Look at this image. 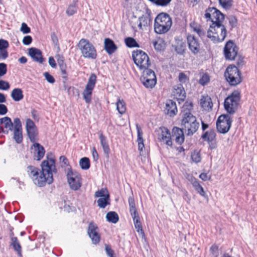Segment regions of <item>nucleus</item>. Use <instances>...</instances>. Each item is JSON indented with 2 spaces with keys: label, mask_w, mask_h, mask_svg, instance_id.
<instances>
[{
  "label": "nucleus",
  "mask_w": 257,
  "mask_h": 257,
  "mask_svg": "<svg viewBox=\"0 0 257 257\" xmlns=\"http://www.w3.org/2000/svg\"><path fill=\"white\" fill-rule=\"evenodd\" d=\"M9 46L8 41L1 39H0V50L4 48H8Z\"/></svg>",
  "instance_id": "680f3d73"
},
{
  "label": "nucleus",
  "mask_w": 257,
  "mask_h": 257,
  "mask_svg": "<svg viewBox=\"0 0 257 257\" xmlns=\"http://www.w3.org/2000/svg\"><path fill=\"white\" fill-rule=\"evenodd\" d=\"M116 108L118 112L122 114L125 113L126 111V106L125 103L122 99H118L116 103Z\"/></svg>",
  "instance_id": "ea45409f"
},
{
  "label": "nucleus",
  "mask_w": 257,
  "mask_h": 257,
  "mask_svg": "<svg viewBox=\"0 0 257 257\" xmlns=\"http://www.w3.org/2000/svg\"><path fill=\"white\" fill-rule=\"evenodd\" d=\"M221 23H213L210 25L207 37L214 43L223 41L226 37V30Z\"/></svg>",
  "instance_id": "20e7f679"
},
{
  "label": "nucleus",
  "mask_w": 257,
  "mask_h": 257,
  "mask_svg": "<svg viewBox=\"0 0 257 257\" xmlns=\"http://www.w3.org/2000/svg\"><path fill=\"white\" fill-rule=\"evenodd\" d=\"M224 76L231 85H236L241 82V74L237 67L230 65L226 69Z\"/></svg>",
  "instance_id": "0eeeda50"
},
{
  "label": "nucleus",
  "mask_w": 257,
  "mask_h": 257,
  "mask_svg": "<svg viewBox=\"0 0 257 257\" xmlns=\"http://www.w3.org/2000/svg\"><path fill=\"white\" fill-rule=\"evenodd\" d=\"M184 130L177 127H174L173 132L175 136V141L179 144L181 145L184 141Z\"/></svg>",
  "instance_id": "a878e982"
},
{
  "label": "nucleus",
  "mask_w": 257,
  "mask_h": 257,
  "mask_svg": "<svg viewBox=\"0 0 257 257\" xmlns=\"http://www.w3.org/2000/svg\"><path fill=\"white\" fill-rule=\"evenodd\" d=\"M106 218L108 221L113 223H116L119 219L118 214L114 211L108 212L106 214Z\"/></svg>",
  "instance_id": "c9c22d12"
},
{
  "label": "nucleus",
  "mask_w": 257,
  "mask_h": 257,
  "mask_svg": "<svg viewBox=\"0 0 257 257\" xmlns=\"http://www.w3.org/2000/svg\"><path fill=\"white\" fill-rule=\"evenodd\" d=\"M11 245L13 246L14 249L18 252V253L19 254V255L21 256V246L17 237H12Z\"/></svg>",
  "instance_id": "4c0bfd02"
},
{
  "label": "nucleus",
  "mask_w": 257,
  "mask_h": 257,
  "mask_svg": "<svg viewBox=\"0 0 257 257\" xmlns=\"http://www.w3.org/2000/svg\"><path fill=\"white\" fill-rule=\"evenodd\" d=\"M187 44L189 49L194 55L198 54L201 49V44L198 39L192 35L187 37Z\"/></svg>",
  "instance_id": "4468645a"
},
{
  "label": "nucleus",
  "mask_w": 257,
  "mask_h": 257,
  "mask_svg": "<svg viewBox=\"0 0 257 257\" xmlns=\"http://www.w3.org/2000/svg\"><path fill=\"white\" fill-rule=\"evenodd\" d=\"M192 185L198 193L202 196H205V192L202 186L200 185L198 180L195 182L194 184H193Z\"/></svg>",
  "instance_id": "c03bdc74"
},
{
  "label": "nucleus",
  "mask_w": 257,
  "mask_h": 257,
  "mask_svg": "<svg viewBox=\"0 0 257 257\" xmlns=\"http://www.w3.org/2000/svg\"><path fill=\"white\" fill-rule=\"evenodd\" d=\"M165 111L170 116H174L177 112L176 103L172 100H168L166 103Z\"/></svg>",
  "instance_id": "4be33fe9"
},
{
  "label": "nucleus",
  "mask_w": 257,
  "mask_h": 257,
  "mask_svg": "<svg viewBox=\"0 0 257 257\" xmlns=\"http://www.w3.org/2000/svg\"><path fill=\"white\" fill-rule=\"evenodd\" d=\"M229 22L232 27H234L237 23V19L235 17L231 16L229 17Z\"/></svg>",
  "instance_id": "69168bd1"
},
{
  "label": "nucleus",
  "mask_w": 257,
  "mask_h": 257,
  "mask_svg": "<svg viewBox=\"0 0 257 257\" xmlns=\"http://www.w3.org/2000/svg\"><path fill=\"white\" fill-rule=\"evenodd\" d=\"M137 130L138 135L137 142L138 143V149L141 153L143 151V149L145 147L144 140L143 138V133L141 128L138 124L137 125Z\"/></svg>",
  "instance_id": "c85d7f7f"
},
{
  "label": "nucleus",
  "mask_w": 257,
  "mask_h": 257,
  "mask_svg": "<svg viewBox=\"0 0 257 257\" xmlns=\"http://www.w3.org/2000/svg\"><path fill=\"white\" fill-rule=\"evenodd\" d=\"M14 139L18 144H20L22 142V128L14 129Z\"/></svg>",
  "instance_id": "e433bc0d"
},
{
  "label": "nucleus",
  "mask_w": 257,
  "mask_h": 257,
  "mask_svg": "<svg viewBox=\"0 0 257 257\" xmlns=\"http://www.w3.org/2000/svg\"><path fill=\"white\" fill-rule=\"evenodd\" d=\"M99 139L104 154L107 157H108L110 153V149L106 137L103 135L102 133H100Z\"/></svg>",
  "instance_id": "393cba45"
},
{
  "label": "nucleus",
  "mask_w": 257,
  "mask_h": 257,
  "mask_svg": "<svg viewBox=\"0 0 257 257\" xmlns=\"http://www.w3.org/2000/svg\"><path fill=\"white\" fill-rule=\"evenodd\" d=\"M98 230V227L96 224L92 222L89 223L88 228V234L92 243L95 244L98 243L100 239Z\"/></svg>",
  "instance_id": "dca6fc26"
},
{
  "label": "nucleus",
  "mask_w": 257,
  "mask_h": 257,
  "mask_svg": "<svg viewBox=\"0 0 257 257\" xmlns=\"http://www.w3.org/2000/svg\"><path fill=\"white\" fill-rule=\"evenodd\" d=\"M192 160L195 163H199L201 161V157L199 152L194 151L191 155Z\"/></svg>",
  "instance_id": "3c124183"
},
{
  "label": "nucleus",
  "mask_w": 257,
  "mask_h": 257,
  "mask_svg": "<svg viewBox=\"0 0 257 257\" xmlns=\"http://www.w3.org/2000/svg\"><path fill=\"white\" fill-rule=\"evenodd\" d=\"M41 171L30 166L28 167V172L34 183L39 187L45 185L46 183L51 184L53 181V174L57 172L55 166V156L52 153L47 154L46 158L41 165Z\"/></svg>",
  "instance_id": "f257e3e1"
},
{
  "label": "nucleus",
  "mask_w": 257,
  "mask_h": 257,
  "mask_svg": "<svg viewBox=\"0 0 257 257\" xmlns=\"http://www.w3.org/2000/svg\"><path fill=\"white\" fill-rule=\"evenodd\" d=\"M8 109L6 106L3 104H0V114L4 115L7 113Z\"/></svg>",
  "instance_id": "338daca9"
},
{
  "label": "nucleus",
  "mask_w": 257,
  "mask_h": 257,
  "mask_svg": "<svg viewBox=\"0 0 257 257\" xmlns=\"http://www.w3.org/2000/svg\"><path fill=\"white\" fill-rule=\"evenodd\" d=\"M105 250L108 256H109V257H114V251L111 249L110 245L106 244L105 247Z\"/></svg>",
  "instance_id": "13d9d810"
},
{
  "label": "nucleus",
  "mask_w": 257,
  "mask_h": 257,
  "mask_svg": "<svg viewBox=\"0 0 257 257\" xmlns=\"http://www.w3.org/2000/svg\"><path fill=\"white\" fill-rule=\"evenodd\" d=\"M172 24V22L170 16L166 13H161L155 20V32L159 34H165L170 29Z\"/></svg>",
  "instance_id": "7ed1b4c3"
},
{
  "label": "nucleus",
  "mask_w": 257,
  "mask_h": 257,
  "mask_svg": "<svg viewBox=\"0 0 257 257\" xmlns=\"http://www.w3.org/2000/svg\"><path fill=\"white\" fill-rule=\"evenodd\" d=\"M0 123L1 124H4L5 128L6 129V130H4L3 127L0 126V132H2L5 134H8L9 133V131H12L13 123L10 117L5 116L1 118Z\"/></svg>",
  "instance_id": "412c9836"
},
{
  "label": "nucleus",
  "mask_w": 257,
  "mask_h": 257,
  "mask_svg": "<svg viewBox=\"0 0 257 257\" xmlns=\"http://www.w3.org/2000/svg\"><path fill=\"white\" fill-rule=\"evenodd\" d=\"M238 53V48L232 41H228L224 48V54L226 59L233 60Z\"/></svg>",
  "instance_id": "ddd939ff"
},
{
  "label": "nucleus",
  "mask_w": 257,
  "mask_h": 257,
  "mask_svg": "<svg viewBox=\"0 0 257 257\" xmlns=\"http://www.w3.org/2000/svg\"><path fill=\"white\" fill-rule=\"evenodd\" d=\"M9 83L4 80H0V90H7L10 88Z\"/></svg>",
  "instance_id": "603ef678"
},
{
  "label": "nucleus",
  "mask_w": 257,
  "mask_h": 257,
  "mask_svg": "<svg viewBox=\"0 0 257 257\" xmlns=\"http://www.w3.org/2000/svg\"><path fill=\"white\" fill-rule=\"evenodd\" d=\"M240 100L239 93L234 91L228 96L224 101V105L225 109L230 114L233 113Z\"/></svg>",
  "instance_id": "6e6552de"
},
{
  "label": "nucleus",
  "mask_w": 257,
  "mask_h": 257,
  "mask_svg": "<svg viewBox=\"0 0 257 257\" xmlns=\"http://www.w3.org/2000/svg\"><path fill=\"white\" fill-rule=\"evenodd\" d=\"M14 129L22 128L21 122L19 118H15L14 120Z\"/></svg>",
  "instance_id": "0e129e2a"
},
{
  "label": "nucleus",
  "mask_w": 257,
  "mask_h": 257,
  "mask_svg": "<svg viewBox=\"0 0 257 257\" xmlns=\"http://www.w3.org/2000/svg\"><path fill=\"white\" fill-rule=\"evenodd\" d=\"M139 24L138 27L140 30L146 29L151 22V18L149 15H143L139 18Z\"/></svg>",
  "instance_id": "cd10ccee"
},
{
  "label": "nucleus",
  "mask_w": 257,
  "mask_h": 257,
  "mask_svg": "<svg viewBox=\"0 0 257 257\" xmlns=\"http://www.w3.org/2000/svg\"><path fill=\"white\" fill-rule=\"evenodd\" d=\"M7 72V65L4 63H0V76H3Z\"/></svg>",
  "instance_id": "5fc2aeb1"
},
{
  "label": "nucleus",
  "mask_w": 257,
  "mask_h": 257,
  "mask_svg": "<svg viewBox=\"0 0 257 257\" xmlns=\"http://www.w3.org/2000/svg\"><path fill=\"white\" fill-rule=\"evenodd\" d=\"M141 80L144 85L148 88H152L154 87L157 82V81H155L154 80H150L149 79L147 78H141Z\"/></svg>",
  "instance_id": "a19ab883"
},
{
  "label": "nucleus",
  "mask_w": 257,
  "mask_h": 257,
  "mask_svg": "<svg viewBox=\"0 0 257 257\" xmlns=\"http://www.w3.org/2000/svg\"><path fill=\"white\" fill-rule=\"evenodd\" d=\"M79 165L83 170H87L90 168V161L88 158H81L79 161Z\"/></svg>",
  "instance_id": "37998d69"
},
{
  "label": "nucleus",
  "mask_w": 257,
  "mask_h": 257,
  "mask_svg": "<svg viewBox=\"0 0 257 257\" xmlns=\"http://www.w3.org/2000/svg\"><path fill=\"white\" fill-rule=\"evenodd\" d=\"M7 48H4L0 50V59L5 60L8 57Z\"/></svg>",
  "instance_id": "4d7b16f0"
},
{
  "label": "nucleus",
  "mask_w": 257,
  "mask_h": 257,
  "mask_svg": "<svg viewBox=\"0 0 257 257\" xmlns=\"http://www.w3.org/2000/svg\"><path fill=\"white\" fill-rule=\"evenodd\" d=\"M31 149L34 150V157L36 160L40 161L43 158L45 151L44 147L40 144L34 142Z\"/></svg>",
  "instance_id": "f3484780"
},
{
  "label": "nucleus",
  "mask_w": 257,
  "mask_h": 257,
  "mask_svg": "<svg viewBox=\"0 0 257 257\" xmlns=\"http://www.w3.org/2000/svg\"><path fill=\"white\" fill-rule=\"evenodd\" d=\"M96 82V76L92 73L90 75L88 82L86 85L85 88L83 92V94H86L92 95V90L94 89Z\"/></svg>",
  "instance_id": "6ab92c4d"
},
{
  "label": "nucleus",
  "mask_w": 257,
  "mask_h": 257,
  "mask_svg": "<svg viewBox=\"0 0 257 257\" xmlns=\"http://www.w3.org/2000/svg\"><path fill=\"white\" fill-rule=\"evenodd\" d=\"M204 17L206 21H209L211 24L221 23L224 18L223 14L214 7L208 8L205 11Z\"/></svg>",
  "instance_id": "1a4fd4ad"
},
{
  "label": "nucleus",
  "mask_w": 257,
  "mask_h": 257,
  "mask_svg": "<svg viewBox=\"0 0 257 257\" xmlns=\"http://www.w3.org/2000/svg\"><path fill=\"white\" fill-rule=\"evenodd\" d=\"M44 76L46 80L50 83H54L55 81L54 78L49 74V72H46L44 73Z\"/></svg>",
  "instance_id": "864d4df0"
},
{
  "label": "nucleus",
  "mask_w": 257,
  "mask_h": 257,
  "mask_svg": "<svg viewBox=\"0 0 257 257\" xmlns=\"http://www.w3.org/2000/svg\"><path fill=\"white\" fill-rule=\"evenodd\" d=\"M109 198L102 197L100 198L97 201L98 206L100 208H104L106 206L109 204Z\"/></svg>",
  "instance_id": "de8ad7c7"
},
{
  "label": "nucleus",
  "mask_w": 257,
  "mask_h": 257,
  "mask_svg": "<svg viewBox=\"0 0 257 257\" xmlns=\"http://www.w3.org/2000/svg\"><path fill=\"white\" fill-rule=\"evenodd\" d=\"M128 204H129V208H130V212L131 216H134L139 215L136 208V204L135 202L134 198L131 196L128 198Z\"/></svg>",
  "instance_id": "f704fd0d"
},
{
  "label": "nucleus",
  "mask_w": 257,
  "mask_h": 257,
  "mask_svg": "<svg viewBox=\"0 0 257 257\" xmlns=\"http://www.w3.org/2000/svg\"><path fill=\"white\" fill-rule=\"evenodd\" d=\"M143 74L141 78H148L150 80L157 81L156 76L154 71L148 68L144 69Z\"/></svg>",
  "instance_id": "473e14b6"
},
{
  "label": "nucleus",
  "mask_w": 257,
  "mask_h": 257,
  "mask_svg": "<svg viewBox=\"0 0 257 257\" xmlns=\"http://www.w3.org/2000/svg\"><path fill=\"white\" fill-rule=\"evenodd\" d=\"M200 104L204 110H208L212 108L213 103L211 98L208 95H202L200 99Z\"/></svg>",
  "instance_id": "bb28decb"
},
{
  "label": "nucleus",
  "mask_w": 257,
  "mask_h": 257,
  "mask_svg": "<svg viewBox=\"0 0 257 257\" xmlns=\"http://www.w3.org/2000/svg\"><path fill=\"white\" fill-rule=\"evenodd\" d=\"M55 58L57 60V63L61 70V74L63 75L62 77L67 79V72H66V65L64 62V57L63 55L57 54Z\"/></svg>",
  "instance_id": "5701e85b"
},
{
  "label": "nucleus",
  "mask_w": 257,
  "mask_h": 257,
  "mask_svg": "<svg viewBox=\"0 0 257 257\" xmlns=\"http://www.w3.org/2000/svg\"><path fill=\"white\" fill-rule=\"evenodd\" d=\"M199 178L203 181H206L207 180H210L211 179V176L207 173H202L200 174Z\"/></svg>",
  "instance_id": "052dcab7"
},
{
  "label": "nucleus",
  "mask_w": 257,
  "mask_h": 257,
  "mask_svg": "<svg viewBox=\"0 0 257 257\" xmlns=\"http://www.w3.org/2000/svg\"><path fill=\"white\" fill-rule=\"evenodd\" d=\"M190 26L191 30L194 32L196 33L200 37L204 36L205 32L204 30L201 28V26L196 22H193L190 23Z\"/></svg>",
  "instance_id": "7c9ffc66"
},
{
  "label": "nucleus",
  "mask_w": 257,
  "mask_h": 257,
  "mask_svg": "<svg viewBox=\"0 0 257 257\" xmlns=\"http://www.w3.org/2000/svg\"><path fill=\"white\" fill-rule=\"evenodd\" d=\"M95 197H106L109 198V194L106 189H101L95 193Z\"/></svg>",
  "instance_id": "49530a36"
},
{
  "label": "nucleus",
  "mask_w": 257,
  "mask_h": 257,
  "mask_svg": "<svg viewBox=\"0 0 257 257\" xmlns=\"http://www.w3.org/2000/svg\"><path fill=\"white\" fill-rule=\"evenodd\" d=\"M179 80L181 83H185L187 80V76L183 73H181L179 75Z\"/></svg>",
  "instance_id": "774afa93"
},
{
  "label": "nucleus",
  "mask_w": 257,
  "mask_h": 257,
  "mask_svg": "<svg viewBox=\"0 0 257 257\" xmlns=\"http://www.w3.org/2000/svg\"><path fill=\"white\" fill-rule=\"evenodd\" d=\"M26 129L30 141L35 142L38 140V132L34 122L30 118H27L26 120Z\"/></svg>",
  "instance_id": "f8f14e48"
},
{
  "label": "nucleus",
  "mask_w": 257,
  "mask_h": 257,
  "mask_svg": "<svg viewBox=\"0 0 257 257\" xmlns=\"http://www.w3.org/2000/svg\"><path fill=\"white\" fill-rule=\"evenodd\" d=\"M210 81V76L207 73H204L199 79V82L201 85L204 86Z\"/></svg>",
  "instance_id": "09e8293b"
},
{
  "label": "nucleus",
  "mask_w": 257,
  "mask_h": 257,
  "mask_svg": "<svg viewBox=\"0 0 257 257\" xmlns=\"http://www.w3.org/2000/svg\"><path fill=\"white\" fill-rule=\"evenodd\" d=\"M135 225V228L137 229L138 232L140 233L142 237L145 236V233L143 230L142 224L140 222V217L139 215H134L132 216Z\"/></svg>",
  "instance_id": "c756f323"
},
{
  "label": "nucleus",
  "mask_w": 257,
  "mask_h": 257,
  "mask_svg": "<svg viewBox=\"0 0 257 257\" xmlns=\"http://www.w3.org/2000/svg\"><path fill=\"white\" fill-rule=\"evenodd\" d=\"M29 55L33 59L34 61L42 63L44 59L42 57L41 51L36 48H31L29 49Z\"/></svg>",
  "instance_id": "aec40b11"
},
{
  "label": "nucleus",
  "mask_w": 257,
  "mask_h": 257,
  "mask_svg": "<svg viewBox=\"0 0 257 257\" xmlns=\"http://www.w3.org/2000/svg\"><path fill=\"white\" fill-rule=\"evenodd\" d=\"M185 49L186 45L184 42L182 41L178 42L175 48L176 52L179 54H183L185 50Z\"/></svg>",
  "instance_id": "a18cd8bd"
},
{
  "label": "nucleus",
  "mask_w": 257,
  "mask_h": 257,
  "mask_svg": "<svg viewBox=\"0 0 257 257\" xmlns=\"http://www.w3.org/2000/svg\"><path fill=\"white\" fill-rule=\"evenodd\" d=\"M11 97L15 101H19L24 97L23 91L20 88H15L11 92Z\"/></svg>",
  "instance_id": "2f4dec72"
},
{
  "label": "nucleus",
  "mask_w": 257,
  "mask_h": 257,
  "mask_svg": "<svg viewBox=\"0 0 257 257\" xmlns=\"http://www.w3.org/2000/svg\"><path fill=\"white\" fill-rule=\"evenodd\" d=\"M125 45L130 48L139 47V45L135 39L132 37H127L125 39Z\"/></svg>",
  "instance_id": "79ce46f5"
},
{
  "label": "nucleus",
  "mask_w": 257,
  "mask_h": 257,
  "mask_svg": "<svg viewBox=\"0 0 257 257\" xmlns=\"http://www.w3.org/2000/svg\"><path fill=\"white\" fill-rule=\"evenodd\" d=\"M67 182L71 189L76 191L81 186V176L76 172L73 171L71 169L68 170L67 173Z\"/></svg>",
  "instance_id": "9b49d317"
},
{
  "label": "nucleus",
  "mask_w": 257,
  "mask_h": 257,
  "mask_svg": "<svg viewBox=\"0 0 257 257\" xmlns=\"http://www.w3.org/2000/svg\"><path fill=\"white\" fill-rule=\"evenodd\" d=\"M158 139L161 142H165L168 146H171L172 142L169 130L165 127H160L156 131Z\"/></svg>",
  "instance_id": "2eb2a0df"
},
{
  "label": "nucleus",
  "mask_w": 257,
  "mask_h": 257,
  "mask_svg": "<svg viewBox=\"0 0 257 257\" xmlns=\"http://www.w3.org/2000/svg\"><path fill=\"white\" fill-rule=\"evenodd\" d=\"M77 46L84 58L95 59L97 57V52L95 47L88 40L81 39Z\"/></svg>",
  "instance_id": "39448f33"
},
{
  "label": "nucleus",
  "mask_w": 257,
  "mask_h": 257,
  "mask_svg": "<svg viewBox=\"0 0 257 257\" xmlns=\"http://www.w3.org/2000/svg\"><path fill=\"white\" fill-rule=\"evenodd\" d=\"M216 137V133L213 130H211L209 131L206 132L202 136V138L205 141L208 142L213 141Z\"/></svg>",
  "instance_id": "72a5a7b5"
},
{
  "label": "nucleus",
  "mask_w": 257,
  "mask_h": 257,
  "mask_svg": "<svg viewBox=\"0 0 257 257\" xmlns=\"http://www.w3.org/2000/svg\"><path fill=\"white\" fill-rule=\"evenodd\" d=\"M104 49L109 55L113 53L117 49V46L109 38H105L104 41Z\"/></svg>",
  "instance_id": "b1692460"
},
{
  "label": "nucleus",
  "mask_w": 257,
  "mask_h": 257,
  "mask_svg": "<svg viewBox=\"0 0 257 257\" xmlns=\"http://www.w3.org/2000/svg\"><path fill=\"white\" fill-rule=\"evenodd\" d=\"M172 93L174 97L178 100H184L186 97V93L181 84L174 85Z\"/></svg>",
  "instance_id": "a211bd4d"
},
{
  "label": "nucleus",
  "mask_w": 257,
  "mask_h": 257,
  "mask_svg": "<svg viewBox=\"0 0 257 257\" xmlns=\"http://www.w3.org/2000/svg\"><path fill=\"white\" fill-rule=\"evenodd\" d=\"M220 5L224 9H228L232 5V0H218Z\"/></svg>",
  "instance_id": "8fccbe9b"
},
{
  "label": "nucleus",
  "mask_w": 257,
  "mask_h": 257,
  "mask_svg": "<svg viewBox=\"0 0 257 257\" xmlns=\"http://www.w3.org/2000/svg\"><path fill=\"white\" fill-rule=\"evenodd\" d=\"M32 42V38L30 36H26L24 37L23 43L25 45H30Z\"/></svg>",
  "instance_id": "e2e57ef3"
},
{
  "label": "nucleus",
  "mask_w": 257,
  "mask_h": 257,
  "mask_svg": "<svg viewBox=\"0 0 257 257\" xmlns=\"http://www.w3.org/2000/svg\"><path fill=\"white\" fill-rule=\"evenodd\" d=\"M232 120L228 114H222L219 116L216 121L218 131L222 134L227 133L231 125Z\"/></svg>",
  "instance_id": "9d476101"
},
{
  "label": "nucleus",
  "mask_w": 257,
  "mask_h": 257,
  "mask_svg": "<svg viewBox=\"0 0 257 257\" xmlns=\"http://www.w3.org/2000/svg\"><path fill=\"white\" fill-rule=\"evenodd\" d=\"M172 0H156L155 4L158 6H166Z\"/></svg>",
  "instance_id": "6e6d98bb"
},
{
  "label": "nucleus",
  "mask_w": 257,
  "mask_h": 257,
  "mask_svg": "<svg viewBox=\"0 0 257 257\" xmlns=\"http://www.w3.org/2000/svg\"><path fill=\"white\" fill-rule=\"evenodd\" d=\"M186 106L187 105L183 106L181 126L188 136H191L197 132L200 124L197 121L196 117L189 110H185Z\"/></svg>",
  "instance_id": "f03ea898"
},
{
  "label": "nucleus",
  "mask_w": 257,
  "mask_h": 257,
  "mask_svg": "<svg viewBox=\"0 0 257 257\" xmlns=\"http://www.w3.org/2000/svg\"><path fill=\"white\" fill-rule=\"evenodd\" d=\"M21 31L24 34H28L30 32L31 30L26 23H23L21 26Z\"/></svg>",
  "instance_id": "bf43d9fd"
},
{
  "label": "nucleus",
  "mask_w": 257,
  "mask_h": 257,
  "mask_svg": "<svg viewBox=\"0 0 257 257\" xmlns=\"http://www.w3.org/2000/svg\"><path fill=\"white\" fill-rule=\"evenodd\" d=\"M77 10V2L73 1V3L69 5L67 10L66 14L68 16H72L76 13Z\"/></svg>",
  "instance_id": "58836bf2"
},
{
  "label": "nucleus",
  "mask_w": 257,
  "mask_h": 257,
  "mask_svg": "<svg viewBox=\"0 0 257 257\" xmlns=\"http://www.w3.org/2000/svg\"><path fill=\"white\" fill-rule=\"evenodd\" d=\"M132 57L135 64L140 70L146 69L151 65L148 55L141 50L134 51Z\"/></svg>",
  "instance_id": "423d86ee"
}]
</instances>
